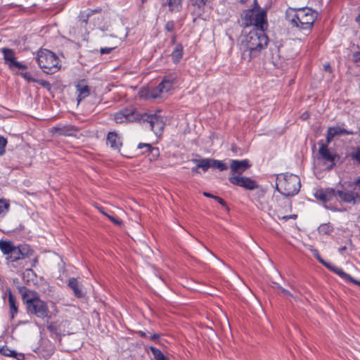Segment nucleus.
<instances>
[{"label":"nucleus","instance_id":"obj_1","mask_svg":"<svg viewBox=\"0 0 360 360\" xmlns=\"http://www.w3.org/2000/svg\"><path fill=\"white\" fill-rule=\"evenodd\" d=\"M18 291L22 296V301L26 304L29 314L41 319L48 316L49 313L48 305L39 298L36 292L30 290L25 286L19 287Z\"/></svg>","mask_w":360,"mask_h":360},{"label":"nucleus","instance_id":"obj_2","mask_svg":"<svg viewBox=\"0 0 360 360\" xmlns=\"http://www.w3.org/2000/svg\"><path fill=\"white\" fill-rule=\"evenodd\" d=\"M0 250L10 263L30 258L34 254V250L30 245L23 243L15 245L11 240H1Z\"/></svg>","mask_w":360,"mask_h":360},{"label":"nucleus","instance_id":"obj_3","mask_svg":"<svg viewBox=\"0 0 360 360\" xmlns=\"http://www.w3.org/2000/svg\"><path fill=\"white\" fill-rule=\"evenodd\" d=\"M267 27L253 28L245 37V46L249 51L250 59L257 56L269 43V37L265 33Z\"/></svg>","mask_w":360,"mask_h":360},{"label":"nucleus","instance_id":"obj_4","mask_svg":"<svg viewBox=\"0 0 360 360\" xmlns=\"http://www.w3.org/2000/svg\"><path fill=\"white\" fill-rule=\"evenodd\" d=\"M301 187L298 176L292 174H280L276 176V189L285 197L296 195Z\"/></svg>","mask_w":360,"mask_h":360},{"label":"nucleus","instance_id":"obj_5","mask_svg":"<svg viewBox=\"0 0 360 360\" xmlns=\"http://www.w3.org/2000/svg\"><path fill=\"white\" fill-rule=\"evenodd\" d=\"M36 60L39 68L46 74H54L60 68L59 58L53 52L48 49L39 50Z\"/></svg>","mask_w":360,"mask_h":360},{"label":"nucleus","instance_id":"obj_6","mask_svg":"<svg viewBox=\"0 0 360 360\" xmlns=\"http://www.w3.org/2000/svg\"><path fill=\"white\" fill-rule=\"evenodd\" d=\"M242 26L248 27L253 26V28L267 27V16L266 11H261L255 13L253 9H247L240 15Z\"/></svg>","mask_w":360,"mask_h":360},{"label":"nucleus","instance_id":"obj_7","mask_svg":"<svg viewBox=\"0 0 360 360\" xmlns=\"http://www.w3.org/2000/svg\"><path fill=\"white\" fill-rule=\"evenodd\" d=\"M320 148L319 149V155L317 165L323 169L330 170L335 165V162L340 159L339 155L328 148L327 145L320 141Z\"/></svg>","mask_w":360,"mask_h":360},{"label":"nucleus","instance_id":"obj_8","mask_svg":"<svg viewBox=\"0 0 360 360\" xmlns=\"http://www.w3.org/2000/svg\"><path fill=\"white\" fill-rule=\"evenodd\" d=\"M176 79L177 77L175 73L165 75L158 86L151 89L150 96L153 98L160 97L162 93H167L173 88Z\"/></svg>","mask_w":360,"mask_h":360},{"label":"nucleus","instance_id":"obj_9","mask_svg":"<svg viewBox=\"0 0 360 360\" xmlns=\"http://www.w3.org/2000/svg\"><path fill=\"white\" fill-rule=\"evenodd\" d=\"M139 120L148 123L151 130L156 135L161 134L164 129L165 124L162 118L155 114L143 113L139 115Z\"/></svg>","mask_w":360,"mask_h":360},{"label":"nucleus","instance_id":"obj_10","mask_svg":"<svg viewBox=\"0 0 360 360\" xmlns=\"http://www.w3.org/2000/svg\"><path fill=\"white\" fill-rule=\"evenodd\" d=\"M0 52L3 53L4 63L11 70H14L15 68L19 70H26L27 68V65L16 60L13 49L4 47L0 49Z\"/></svg>","mask_w":360,"mask_h":360},{"label":"nucleus","instance_id":"obj_11","mask_svg":"<svg viewBox=\"0 0 360 360\" xmlns=\"http://www.w3.org/2000/svg\"><path fill=\"white\" fill-rule=\"evenodd\" d=\"M229 181L231 184L235 186H240L250 191L255 190L259 187V184L256 181L241 175L231 174L229 177Z\"/></svg>","mask_w":360,"mask_h":360},{"label":"nucleus","instance_id":"obj_12","mask_svg":"<svg viewBox=\"0 0 360 360\" xmlns=\"http://www.w3.org/2000/svg\"><path fill=\"white\" fill-rule=\"evenodd\" d=\"M298 17H299V28L305 30L310 28L314 22L315 18L310 9L301 8L298 9Z\"/></svg>","mask_w":360,"mask_h":360},{"label":"nucleus","instance_id":"obj_13","mask_svg":"<svg viewBox=\"0 0 360 360\" xmlns=\"http://www.w3.org/2000/svg\"><path fill=\"white\" fill-rule=\"evenodd\" d=\"M55 351L54 345L48 339H42L34 352L41 358L49 359Z\"/></svg>","mask_w":360,"mask_h":360},{"label":"nucleus","instance_id":"obj_14","mask_svg":"<svg viewBox=\"0 0 360 360\" xmlns=\"http://www.w3.org/2000/svg\"><path fill=\"white\" fill-rule=\"evenodd\" d=\"M139 114L134 110L124 109V110L117 112L115 114V121L116 123H124L125 122H133L139 120Z\"/></svg>","mask_w":360,"mask_h":360},{"label":"nucleus","instance_id":"obj_15","mask_svg":"<svg viewBox=\"0 0 360 360\" xmlns=\"http://www.w3.org/2000/svg\"><path fill=\"white\" fill-rule=\"evenodd\" d=\"M250 166L251 165L250 164V161L247 159L242 160H232L230 165V168L231 172L233 173L232 174L240 175Z\"/></svg>","mask_w":360,"mask_h":360},{"label":"nucleus","instance_id":"obj_16","mask_svg":"<svg viewBox=\"0 0 360 360\" xmlns=\"http://www.w3.org/2000/svg\"><path fill=\"white\" fill-rule=\"evenodd\" d=\"M77 132L78 129L75 126L70 124L56 126L51 129V133L57 134L59 136H75Z\"/></svg>","mask_w":360,"mask_h":360},{"label":"nucleus","instance_id":"obj_17","mask_svg":"<svg viewBox=\"0 0 360 360\" xmlns=\"http://www.w3.org/2000/svg\"><path fill=\"white\" fill-rule=\"evenodd\" d=\"M75 89L77 94V100L78 103L88 97L90 94L91 89L89 86L86 84L84 79L79 80L75 84Z\"/></svg>","mask_w":360,"mask_h":360},{"label":"nucleus","instance_id":"obj_18","mask_svg":"<svg viewBox=\"0 0 360 360\" xmlns=\"http://www.w3.org/2000/svg\"><path fill=\"white\" fill-rule=\"evenodd\" d=\"M336 193L333 189H326L325 191H320L319 195L316 194V198H319L321 201H322L323 205L327 208L330 209L331 207V204L328 205V202L332 201L335 198Z\"/></svg>","mask_w":360,"mask_h":360},{"label":"nucleus","instance_id":"obj_19","mask_svg":"<svg viewBox=\"0 0 360 360\" xmlns=\"http://www.w3.org/2000/svg\"><path fill=\"white\" fill-rule=\"evenodd\" d=\"M68 287L73 291L75 296L77 298H82L84 296V293L82 290V285L77 278H70L68 283Z\"/></svg>","mask_w":360,"mask_h":360},{"label":"nucleus","instance_id":"obj_20","mask_svg":"<svg viewBox=\"0 0 360 360\" xmlns=\"http://www.w3.org/2000/svg\"><path fill=\"white\" fill-rule=\"evenodd\" d=\"M342 134H353V132L349 131L347 129L340 127H330L328 129L326 141L328 143H329L335 136Z\"/></svg>","mask_w":360,"mask_h":360},{"label":"nucleus","instance_id":"obj_21","mask_svg":"<svg viewBox=\"0 0 360 360\" xmlns=\"http://www.w3.org/2000/svg\"><path fill=\"white\" fill-rule=\"evenodd\" d=\"M337 194L342 201L348 203L354 204L356 203V199L360 198L359 195L353 191L345 192L338 191Z\"/></svg>","mask_w":360,"mask_h":360},{"label":"nucleus","instance_id":"obj_22","mask_svg":"<svg viewBox=\"0 0 360 360\" xmlns=\"http://www.w3.org/2000/svg\"><path fill=\"white\" fill-rule=\"evenodd\" d=\"M107 143L110 144L113 150H120L122 146L120 139L114 131H110L107 135Z\"/></svg>","mask_w":360,"mask_h":360},{"label":"nucleus","instance_id":"obj_23","mask_svg":"<svg viewBox=\"0 0 360 360\" xmlns=\"http://www.w3.org/2000/svg\"><path fill=\"white\" fill-rule=\"evenodd\" d=\"M285 18L292 27H299L298 10H288L285 13Z\"/></svg>","mask_w":360,"mask_h":360},{"label":"nucleus","instance_id":"obj_24","mask_svg":"<svg viewBox=\"0 0 360 360\" xmlns=\"http://www.w3.org/2000/svg\"><path fill=\"white\" fill-rule=\"evenodd\" d=\"M139 149L146 148V152L150 155V160H156L160 156V150L157 147H153L150 143H140L138 145Z\"/></svg>","mask_w":360,"mask_h":360},{"label":"nucleus","instance_id":"obj_25","mask_svg":"<svg viewBox=\"0 0 360 360\" xmlns=\"http://www.w3.org/2000/svg\"><path fill=\"white\" fill-rule=\"evenodd\" d=\"M184 56V47L181 44L178 43L176 44L174 50L172 52V60L174 64H178L182 59Z\"/></svg>","mask_w":360,"mask_h":360},{"label":"nucleus","instance_id":"obj_26","mask_svg":"<svg viewBox=\"0 0 360 360\" xmlns=\"http://www.w3.org/2000/svg\"><path fill=\"white\" fill-rule=\"evenodd\" d=\"M8 304L10 307L11 319H13L15 316L18 314V306L15 298L12 292L8 291Z\"/></svg>","mask_w":360,"mask_h":360},{"label":"nucleus","instance_id":"obj_27","mask_svg":"<svg viewBox=\"0 0 360 360\" xmlns=\"http://www.w3.org/2000/svg\"><path fill=\"white\" fill-rule=\"evenodd\" d=\"M167 4L172 13L179 12L182 9V0H167Z\"/></svg>","mask_w":360,"mask_h":360},{"label":"nucleus","instance_id":"obj_28","mask_svg":"<svg viewBox=\"0 0 360 360\" xmlns=\"http://www.w3.org/2000/svg\"><path fill=\"white\" fill-rule=\"evenodd\" d=\"M23 280L27 283H30V282L34 283L37 278L36 273L32 269H27L23 273Z\"/></svg>","mask_w":360,"mask_h":360},{"label":"nucleus","instance_id":"obj_29","mask_svg":"<svg viewBox=\"0 0 360 360\" xmlns=\"http://www.w3.org/2000/svg\"><path fill=\"white\" fill-rule=\"evenodd\" d=\"M47 329L51 333L52 338H58L60 336L58 326L56 322H51L47 326Z\"/></svg>","mask_w":360,"mask_h":360},{"label":"nucleus","instance_id":"obj_30","mask_svg":"<svg viewBox=\"0 0 360 360\" xmlns=\"http://www.w3.org/2000/svg\"><path fill=\"white\" fill-rule=\"evenodd\" d=\"M320 234L330 235L333 231V227L330 223L322 224L318 228Z\"/></svg>","mask_w":360,"mask_h":360},{"label":"nucleus","instance_id":"obj_31","mask_svg":"<svg viewBox=\"0 0 360 360\" xmlns=\"http://www.w3.org/2000/svg\"><path fill=\"white\" fill-rule=\"evenodd\" d=\"M211 167L212 169H217L219 171H224L228 169L227 165L221 160L211 158Z\"/></svg>","mask_w":360,"mask_h":360},{"label":"nucleus","instance_id":"obj_32","mask_svg":"<svg viewBox=\"0 0 360 360\" xmlns=\"http://www.w3.org/2000/svg\"><path fill=\"white\" fill-rule=\"evenodd\" d=\"M150 350L155 360H163L166 357L159 349L155 347H150Z\"/></svg>","mask_w":360,"mask_h":360},{"label":"nucleus","instance_id":"obj_33","mask_svg":"<svg viewBox=\"0 0 360 360\" xmlns=\"http://www.w3.org/2000/svg\"><path fill=\"white\" fill-rule=\"evenodd\" d=\"M211 158H204L201 159V162L198 165V167H200L202 169L204 172H207L210 168H212L211 165Z\"/></svg>","mask_w":360,"mask_h":360},{"label":"nucleus","instance_id":"obj_34","mask_svg":"<svg viewBox=\"0 0 360 360\" xmlns=\"http://www.w3.org/2000/svg\"><path fill=\"white\" fill-rule=\"evenodd\" d=\"M9 203L3 199L0 200V217H4L8 211Z\"/></svg>","mask_w":360,"mask_h":360},{"label":"nucleus","instance_id":"obj_35","mask_svg":"<svg viewBox=\"0 0 360 360\" xmlns=\"http://www.w3.org/2000/svg\"><path fill=\"white\" fill-rule=\"evenodd\" d=\"M207 1L208 0H191V4L198 10L203 11Z\"/></svg>","mask_w":360,"mask_h":360},{"label":"nucleus","instance_id":"obj_36","mask_svg":"<svg viewBox=\"0 0 360 360\" xmlns=\"http://www.w3.org/2000/svg\"><path fill=\"white\" fill-rule=\"evenodd\" d=\"M100 211L103 215L107 217L114 224L118 225V226H120L122 224V221L121 219H120L117 217H115L112 215H110L101 210Z\"/></svg>","mask_w":360,"mask_h":360},{"label":"nucleus","instance_id":"obj_37","mask_svg":"<svg viewBox=\"0 0 360 360\" xmlns=\"http://www.w3.org/2000/svg\"><path fill=\"white\" fill-rule=\"evenodd\" d=\"M350 158L360 165V147L356 148L350 153Z\"/></svg>","mask_w":360,"mask_h":360},{"label":"nucleus","instance_id":"obj_38","mask_svg":"<svg viewBox=\"0 0 360 360\" xmlns=\"http://www.w3.org/2000/svg\"><path fill=\"white\" fill-rule=\"evenodd\" d=\"M90 15L87 11H80L78 16L79 20L85 24H87Z\"/></svg>","mask_w":360,"mask_h":360},{"label":"nucleus","instance_id":"obj_39","mask_svg":"<svg viewBox=\"0 0 360 360\" xmlns=\"http://www.w3.org/2000/svg\"><path fill=\"white\" fill-rule=\"evenodd\" d=\"M7 139L0 135V155L2 156L6 152Z\"/></svg>","mask_w":360,"mask_h":360},{"label":"nucleus","instance_id":"obj_40","mask_svg":"<svg viewBox=\"0 0 360 360\" xmlns=\"http://www.w3.org/2000/svg\"><path fill=\"white\" fill-rule=\"evenodd\" d=\"M165 30L168 32H174L175 30V22L174 20H169L165 25Z\"/></svg>","mask_w":360,"mask_h":360},{"label":"nucleus","instance_id":"obj_41","mask_svg":"<svg viewBox=\"0 0 360 360\" xmlns=\"http://www.w3.org/2000/svg\"><path fill=\"white\" fill-rule=\"evenodd\" d=\"M336 271L337 272L335 274L340 276L342 278L347 281L352 280V277L349 274H346L342 270V269L338 268V269H336Z\"/></svg>","mask_w":360,"mask_h":360},{"label":"nucleus","instance_id":"obj_42","mask_svg":"<svg viewBox=\"0 0 360 360\" xmlns=\"http://www.w3.org/2000/svg\"><path fill=\"white\" fill-rule=\"evenodd\" d=\"M37 82V84H39V85H41V86L44 87V88H46L48 89H50L51 87V85L50 84L49 82L46 81V80H44V79H35V82Z\"/></svg>","mask_w":360,"mask_h":360},{"label":"nucleus","instance_id":"obj_43","mask_svg":"<svg viewBox=\"0 0 360 360\" xmlns=\"http://www.w3.org/2000/svg\"><path fill=\"white\" fill-rule=\"evenodd\" d=\"M20 75L22 76V77H23L25 79L27 80L28 82H35V79L32 78L30 76V74L29 72H21Z\"/></svg>","mask_w":360,"mask_h":360},{"label":"nucleus","instance_id":"obj_44","mask_svg":"<svg viewBox=\"0 0 360 360\" xmlns=\"http://www.w3.org/2000/svg\"><path fill=\"white\" fill-rule=\"evenodd\" d=\"M88 13H89L90 17L96 13H101L102 11V8H98L96 9H88L86 10Z\"/></svg>","mask_w":360,"mask_h":360},{"label":"nucleus","instance_id":"obj_45","mask_svg":"<svg viewBox=\"0 0 360 360\" xmlns=\"http://www.w3.org/2000/svg\"><path fill=\"white\" fill-rule=\"evenodd\" d=\"M316 259H318L319 260V262L321 263H322L326 268H328V269H330L331 266H333V264H330V263H328V262H326L325 261H323L321 257H319V255H316Z\"/></svg>","mask_w":360,"mask_h":360},{"label":"nucleus","instance_id":"obj_46","mask_svg":"<svg viewBox=\"0 0 360 360\" xmlns=\"http://www.w3.org/2000/svg\"><path fill=\"white\" fill-rule=\"evenodd\" d=\"M113 49H114V48H107V47L101 48V50H100V52H101V54H108Z\"/></svg>","mask_w":360,"mask_h":360},{"label":"nucleus","instance_id":"obj_47","mask_svg":"<svg viewBox=\"0 0 360 360\" xmlns=\"http://www.w3.org/2000/svg\"><path fill=\"white\" fill-rule=\"evenodd\" d=\"M353 60L355 63H360V52L357 51L353 53Z\"/></svg>","mask_w":360,"mask_h":360},{"label":"nucleus","instance_id":"obj_48","mask_svg":"<svg viewBox=\"0 0 360 360\" xmlns=\"http://www.w3.org/2000/svg\"><path fill=\"white\" fill-rule=\"evenodd\" d=\"M323 70L326 72L331 73L332 72V68L330 66V64L329 63H326L323 65Z\"/></svg>","mask_w":360,"mask_h":360},{"label":"nucleus","instance_id":"obj_49","mask_svg":"<svg viewBox=\"0 0 360 360\" xmlns=\"http://www.w3.org/2000/svg\"><path fill=\"white\" fill-rule=\"evenodd\" d=\"M214 200H217L220 205H221L224 207L226 205V203L224 201V200L217 195L214 197Z\"/></svg>","mask_w":360,"mask_h":360},{"label":"nucleus","instance_id":"obj_50","mask_svg":"<svg viewBox=\"0 0 360 360\" xmlns=\"http://www.w3.org/2000/svg\"><path fill=\"white\" fill-rule=\"evenodd\" d=\"M278 290L281 291V292H282L283 294V295L285 296H287V295H290V293L289 292L288 290L283 288L281 286H278Z\"/></svg>","mask_w":360,"mask_h":360},{"label":"nucleus","instance_id":"obj_51","mask_svg":"<svg viewBox=\"0 0 360 360\" xmlns=\"http://www.w3.org/2000/svg\"><path fill=\"white\" fill-rule=\"evenodd\" d=\"M278 290L281 291V292H282L283 294V295L285 296H287V295H290V293L289 292L288 290L283 288L281 286H278Z\"/></svg>","mask_w":360,"mask_h":360},{"label":"nucleus","instance_id":"obj_52","mask_svg":"<svg viewBox=\"0 0 360 360\" xmlns=\"http://www.w3.org/2000/svg\"><path fill=\"white\" fill-rule=\"evenodd\" d=\"M296 218H297V214H290V215H285V216L282 217V219H284L285 221H287L289 219H296Z\"/></svg>","mask_w":360,"mask_h":360},{"label":"nucleus","instance_id":"obj_53","mask_svg":"<svg viewBox=\"0 0 360 360\" xmlns=\"http://www.w3.org/2000/svg\"><path fill=\"white\" fill-rule=\"evenodd\" d=\"M38 262H39V257H38V256H35L34 258L32 261L31 266L35 267L37 266V264H38Z\"/></svg>","mask_w":360,"mask_h":360},{"label":"nucleus","instance_id":"obj_54","mask_svg":"<svg viewBox=\"0 0 360 360\" xmlns=\"http://www.w3.org/2000/svg\"><path fill=\"white\" fill-rule=\"evenodd\" d=\"M309 117V113L308 112H304L301 116L300 118L303 120H306Z\"/></svg>","mask_w":360,"mask_h":360},{"label":"nucleus","instance_id":"obj_55","mask_svg":"<svg viewBox=\"0 0 360 360\" xmlns=\"http://www.w3.org/2000/svg\"><path fill=\"white\" fill-rule=\"evenodd\" d=\"M176 34L174 32H173V34L171 37V43L173 44H176Z\"/></svg>","mask_w":360,"mask_h":360},{"label":"nucleus","instance_id":"obj_56","mask_svg":"<svg viewBox=\"0 0 360 360\" xmlns=\"http://www.w3.org/2000/svg\"><path fill=\"white\" fill-rule=\"evenodd\" d=\"M160 338V335L158 334H153V335H151L150 337V340H157Z\"/></svg>","mask_w":360,"mask_h":360},{"label":"nucleus","instance_id":"obj_57","mask_svg":"<svg viewBox=\"0 0 360 360\" xmlns=\"http://www.w3.org/2000/svg\"><path fill=\"white\" fill-rule=\"evenodd\" d=\"M203 194H204L205 196H206L207 198H213V199H214V197L216 196V195H214L213 194H211V193H207V192H205Z\"/></svg>","mask_w":360,"mask_h":360},{"label":"nucleus","instance_id":"obj_58","mask_svg":"<svg viewBox=\"0 0 360 360\" xmlns=\"http://www.w3.org/2000/svg\"><path fill=\"white\" fill-rule=\"evenodd\" d=\"M6 350H8L10 353H6V352H4V355H6V356H14V354H14L15 352H14L13 351H11V350H9V349H7Z\"/></svg>","mask_w":360,"mask_h":360},{"label":"nucleus","instance_id":"obj_59","mask_svg":"<svg viewBox=\"0 0 360 360\" xmlns=\"http://www.w3.org/2000/svg\"><path fill=\"white\" fill-rule=\"evenodd\" d=\"M138 334L141 338H146L147 337L146 333L145 332H143V331H141V330L139 331Z\"/></svg>","mask_w":360,"mask_h":360},{"label":"nucleus","instance_id":"obj_60","mask_svg":"<svg viewBox=\"0 0 360 360\" xmlns=\"http://www.w3.org/2000/svg\"><path fill=\"white\" fill-rule=\"evenodd\" d=\"M349 281H351L352 283H355V284H356V285L360 286V281H356V280H354V278H352V280H349Z\"/></svg>","mask_w":360,"mask_h":360},{"label":"nucleus","instance_id":"obj_61","mask_svg":"<svg viewBox=\"0 0 360 360\" xmlns=\"http://www.w3.org/2000/svg\"><path fill=\"white\" fill-rule=\"evenodd\" d=\"M338 268H339V267H338V266H336L333 265V266H331V268H330V271H333V272H334V273H336V272H337L336 269H338Z\"/></svg>","mask_w":360,"mask_h":360},{"label":"nucleus","instance_id":"obj_62","mask_svg":"<svg viewBox=\"0 0 360 360\" xmlns=\"http://www.w3.org/2000/svg\"><path fill=\"white\" fill-rule=\"evenodd\" d=\"M192 162L196 164V167H198V165L201 162V160H197V159H193Z\"/></svg>","mask_w":360,"mask_h":360},{"label":"nucleus","instance_id":"obj_63","mask_svg":"<svg viewBox=\"0 0 360 360\" xmlns=\"http://www.w3.org/2000/svg\"><path fill=\"white\" fill-rule=\"evenodd\" d=\"M199 168L200 167H193V168H192L191 171L193 173H199V172H198Z\"/></svg>","mask_w":360,"mask_h":360},{"label":"nucleus","instance_id":"obj_64","mask_svg":"<svg viewBox=\"0 0 360 360\" xmlns=\"http://www.w3.org/2000/svg\"><path fill=\"white\" fill-rule=\"evenodd\" d=\"M356 186L359 187V188L360 189V179L356 181Z\"/></svg>","mask_w":360,"mask_h":360}]
</instances>
